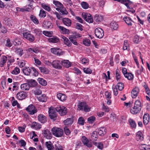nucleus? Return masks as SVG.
<instances>
[{
    "label": "nucleus",
    "instance_id": "f257e3e1",
    "mask_svg": "<svg viewBox=\"0 0 150 150\" xmlns=\"http://www.w3.org/2000/svg\"><path fill=\"white\" fill-rule=\"evenodd\" d=\"M142 108L140 100H138L135 101L134 106L131 110V112L133 114L139 112Z\"/></svg>",
    "mask_w": 150,
    "mask_h": 150
},
{
    "label": "nucleus",
    "instance_id": "f03ea898",
    "mask_svg": "<svg viewBox=\"0 0 150 150\" xmlns=\"http://www.w3.org/2000/svg\"><path fill=\"white\" fill-rule=\"evenodd\" d=\"M52 134L57 137H60L63 134V131L62 129L57 127H54L51 129Z\"/></svg>",
    "mask_w": 150,
    "mask_h": 150
},
{
    "label": "nucleus",
    "instance_id": "7ed1b4c3",
    "mask_svg": "<svg viewBox=\"0 0 150 150\" xmlns=\"http://www.w3.org/2000/svg\"><path fill=\"white\" fill-rule=\"evenodd\" d=\"M78 108L79 110H83L85 112H89L90 110V108H89L86 103L84 102H82L79 103L78 105Z\"/></svg>",
    "mask_w": 150,
    "mask_h": 150
},
{
    "label": "nucleus",
    "instance_id": "20e7f679",
    "mask_svg": "<svg viewBox=\"0 0 150 150\" xmlns=\"http://www.w3.org/2000/svg\"><path fill=\"white\" fill-rule=\"evenodd\" d=\"M56 110H55L53 107H51L49 108L48 113L50 118L55 120L56 119L57 115L56 114Z\"/></svg>",
    "mask_w": 150,
    "mask_h": 150
},
{
    "label": "nucleus",
    "instance_id": "39448f33",
    "mask_svg": "<svg viewBox=\"0 0 150 150\" xmlns=\"http://www.w3.org/2000/svg\"><path fill=\"white\" fill-rule=\"evenodd\" d=\"M82 18L87 22L92 23L93 22V17L91 14L87 13H82Z\"/></svg>",
    "mask_w": 150,
    "mask_h": 150
},
{
    "label": "nucleus",
    "instance_id": "423d86ee",
    "mask_svg": "<svg viewBox=\"0 0 150 150\" xmlns=\"http://www.w3.org/2000/svg\"><path fill=\"white\" fill-rule=\"evenodd\" d=\"M26 110L31 115H34L37 112V108L32 104L29 105L26 108Z\"/></svg>",
    "mask_w": 150,
    "mask_h": 150
},
{
    "label": "nucleus",
    "instance_id": "0eeeda50",
    "mask_svg": "<svg viewBox=\"0 0 150 150\" xmlns=\"http://www.w3.org/2000/svg\"><path fill=\"white\" fill-rule=\"evenodd\" d=\"M55 110L61 115H66L67 112V108L63 106L57 107Z\"/></svg>",
    "mask_w": 150,
    "mask_h": 150
},
{
    "label": "nucleus",
    "instance_id": "6e6552de",
    "mask_svg": "<svg viewBox=\"0 0 150 150\" xmlns=\"http://www.w3.org/2000/svg\"><path fill=\"white\" fill-rule=\"evenodd\" d=\"M62 62L59 60H55L52 62V65L54 68L60 69L62 68Z\"/></svg>",
    "mask_w": 150,
    "mask_h": 150
},
{
    "label": "nucleus",
    "instance_id": "1a4fd4ad",
    "mask_svg": "<svg viewBox=\"0 0 150 150\" xmlns=\"http://www.w3.org/2000/svg\"><path fill=\"white\" fill-rule=\"evenodd\" d=\"M95 34L96 36L99 38H101L104 36L103 30L100 28H98L95 30Z\"/></svg>",
    "mask_w": 150,
    "mask_h": 150
},
{
    "label": "nucleus",
    "instance_id": "9d476101",
    "mask_svg": "<svg viewBox=\"0 0 150 150\" xmlns=\"http://www.w3.org/2000/svg\"><path fill=\"white\" fill-rule=\"evenodd\" d=\"M23 35L24 38L28 40L30 42H33L35 40V38L33 35L30 34L29 32H24L23 33Z\"/></svg>",
    "mask_w": 150,
    "mask_h": 150
},
{
    "label": "nucleus",
    "instance_id": "9b49d317",
    "mask_svg": "<svg viewBox=\"0 0 150 150\" xmlns=\"http://www.w3.org/2000/svg\"><path fill=\"white\" fill-rule=\"evenodd\" d=\"M81 140L84 145L88 147H91L92 146L91 142L89 141L88 139L85 136H82Z\"/></svg>",
    "mask_w": 150,
    "mask_h": 150
},
{
    "label": "nucleus",
    "instance_id": "f8f14e48",
    "mask_svg": "<svg viewBox=\"0 0 150 150\" xmlns=\"http://www.w3.org/2000/svg\"><path fill=\"white\" fill-rule=\"evenodd\" d=\"M26 97V94L25 92L23 91L19 92L16 95V97L19 100H22L24 99Z\"/></svg>",
    "mask_w": 150,
    "mask_h": 150
},
{
    "label": "nucleus",
    "instance_id": "ddd939ff",
    "mask_svg": "<svg viewBox=\"0 0 150 150\" xmlns=\"http://www.w3.org/2000/svg\"><path fill=\"white\" fill-rule=\"evenodd\" d=\"M42 26L46 29H51L52 28L53 25L50 21H43Z\"/></svg>",
    "mask_w": 150,
    "mask_h": 150
},
{
    "label": "nucleus",
    "instance_id": "4468645a",
    "mask_svg": "<svg viewBox=\"0 0 150 150\" xmlns=\"http://www.w3.org/2000/svg\"><path fill=\"white\" fill-rule=\"evenodd\" d=\"M27 52H29L30 53H35L36 54H37L39 52L40 49L38 47L35 46L33 48H28L27 50Z\"/></svg>",
    "mask_w": 150,
    "mask_h": 150
},
{
    "label": "nucleus",
    "instance_id": "2eb2a0df",
    "mask_svg": "<svg viewBox=\"0 0 150 150\" xmlns=\"http://www.w3.org/2000/svg\"><path fill=\"white\" fill-rule=\"evenodd\" d=\"M38 121L42 123H45L47 121V118L43 114H40L38 115Z\"/></svg>",
    "mask_w": 150,
    "mask_h": 150
},
{
    "label": "nucleus",
    "instance_id": "dca6fc26",
    "mask_svg": "<svg viewBox=\"0 0 150 150\" xmlns=\"http://www.w3.org/2000/svg\"><path fill=\"white\" fill-rule=\"evenodd\" d=\"M43 133L45 137L48 139H50L52 137V134L50 132L48 129L44 130Z\"/></svg>",
    "mask_w": 150,
    "mask_h": 150
},
{
    "label": "nucleus",
    "instance_id": "f3484780",
    "mask_svg": "<svg viewBox=\"0 0 150 150\" xmlns=\"http://www.w3.org/2000/svg\"><path fill=\"white\" fill-rule=\"evenodd\" d=\"M37 98L38 101L42 102H46L47 100V97L46 95L44 94L37 96Z\"/></svg>",
    "mask_w": 150,
    "mask_h": 150
},
{
    "label": "nucleus",
    "instance_id": "a211bd4d",
    "mask_svg": "<svg viewBox=\"0 0 150 150\" xmlns=\"http://www.w3.org/2000/svg\"><path fill=\"white\" fill-rule=\"evenodd\" d=\"M123 19L129 26H131L132 25V23H134V22L129 17L127 16L124 17L123 18Z\"/></svg>",
    "mask_w": 150,
    "mask_h": 150
},
{
    "label": "nucleus",
    "instance_id": "6ab92c4d",
    "mask_svg": "<svg viewBox=\"0 0 150 150\" xmlns=\"http://www.w3.org/2000/svg\"><path fill=\"white\" fill-rule=\"evenodd\" d=\"M139 92V89L137 87L134 88L131 92V96L133 98L137 97Z\"/></svg>",
    "mask_w": 150,
    "mask_h": 150
},
{
    "label": "nucleus",
    "instance_id": "aec40b11",
    "mask_svg": "<svg viewBox=\"0 0 150 150\" xmlns=\"http://www.w3.org/2000/svg\"><path fill=\"white\" fill-rule=\"evenodd\" d=\"M150 116L148 113L145 114L143 118V122L144 125H147L149 121Z\"/></svg>",
    "mask_w": 150,
    "mask_h": 150
},
{
    "label": "nucleus",
    "instance_id": "412c9836",
    "mask_svg": "<svg viewBox=\"0 0 150 150\" xmlns=\"http://www.w3.org/2000/svg\"><path fill=\"white\" fill-rule=\"evenodd\" d=\"M136 139L138 141H142L143 140V135L141 131H139L136 133Z\"/></svg>",
    "mask_w": 150,
    "mask_h": 150
},
{
    "label": "nucleus",
    "instance_id": "4be33fe9",
    "mask_svg": "<svg viewBox=\"0 0 150 150\" xmlns=\"http://www.w3.org/2000/svg\"><path fill=\"white\" fill-rule=\"evenodd\" d=\"M22 42V40L20 38H15L13 41V44L16 46H18L21 45Z\"/></svg>",
    "mask_w": 150,
    "mask_h": 150
},
{
    "label": "nucleus",
    "instance_id": "5701e85b",
    "mask_svg": "<svg viewBox=\"0 0 150 150\" xmlns=\"http://www.w3.org/2000/svg\"><path fill=\"white\" fill-rule=\"evenodd\" d=\"M23 71L25 74L28 76L32 73L31 67H25L23 69Z\"/></svg>",
    "mask_w": 150,
    "mask_h": 150
},
{
    "label": "nucleus",
    "instance_id": "b1692460",
    "mask_svg": "<svg viewBox=\"0 0 150 150\" xmlns=\"http://www.w3.org/2000/svg\"><path fill=\"white\" fill-rule=\"evenodd\" d=\"M49 42L53 43H57L59 41V38L56 36H53L48 39Z\"/></svg>",
    "mask_w": 150,
    "mask_h": 150
},
{
    "label": "nucleus",
    "instance_id": "393cba45",
    "mask_svg": "<svg viewBox=\"0 0 150 150\" xmlns=\"http://www.w3.org/2000/svg\"><path fill=\"white\" fill-rule=\"evenodd\" d=\"M73 117L67 118V119L64 121V123L65 125L67 126H70L71 125L73 122Z\"/></svg>",
    "mask_w": 150,
    "mask_h": 150
},
{
    "label": "nucleus",
    "instance_id": "a878e982",
    "mask_svg": "<svg viewBox=\"0 0 150 150\" xmlns=\"http://www.w3.org/2000/svg\"><path fill=\"white\" fill-rule=\"evenodd\" d=\"M62 22L64 24L67 26H70L71 24V21L68 18H62Z\"/></svg>",
    "mask_w": 150,
    "mask_h": 150
},
{
    "label": "nucleus",
    "instance_id": "bb28decb",
    "mask_svg": "<svg viewBox=\"0 0 150 150\" xmlns=\"http://www.w3.org/2000/svg\"><path fill=\"white\" fill-rule=\"evenodd\" d=\"M106 132V129L104 127L99 128L98 130V133L100 136H103L105 134Z\"/></svg>",
    "mask_w": 150,
    "mask_h": 150
},
{
    "label": "nucleus",
    "instance_id": "cd10ccee",
    "mask_svg": "<svg viewBox=\"0 0 150 150\" xmlns=\"http://www.w3.org/2000/svg\"><path fill=\"white\" fill-rule=\"evenodd\" d=\"M57 98L62 101H64L66 100L67 97L65 95L62 93H59L57 94Z\"/></svg>",
    "mask_w": 150,
    "mask_h": 150
},
{
    "label": "nucleus",
    "instance_id": "c85d7f7f",
    "mask_svg": "<svg viewBox=\"0 0 150 150\" xmlns=\"http://www.w3.org/2000/svg\"><path fill=\"white\" fill-rule=\"evenodd\" d=\"M20 88L23 91H28L30 88V86L28 83L21 84V85Z\"/></svg>",
    "mask_w": 150,
    "mask_h": 150
},
{
    "label": "nucleus",
    "instance_id": "c756f323",
    "mask_svg": "<svg viewBox=\"0 0 150 150\" xmlns=\"http://www.w3.org/2000/svg\"><path fill=\"white\" fill-rule=\"evenodd\" d=\"M31 126L32 128L35 129H40L41 127V125L40 124L35 122H33Z\"/></svg>",
    "mask_w": 150,
    "mask_h": 150
},
{
    "label": "nucleus",
    "instance_id": "7c9ffc66",
    "mask_svg": "<svg viewBox=\"0 0 150 150\" xmlns=\"http://www.w3.org/2000/svg\"><path fill=\"white\" fill-rule=\"evenodd\" d=\"M7 60V57L6 56H3L1 58L0 61V66L3 67L6 63Z\"/></svg>",
    "mask_w": 150,
    "mask_h": 150
},
{
    "label": "nucleus",
    "instance_id": "2f4dec72",
    "mask_svg": "<svg viewBox=\"0 0 150 150\" xmlns=\"http://www.w3.org/2000/svg\"><path fill=\"white\" fill-rule=\"evenodd\" d=\"M110 27L112 29L117 30L118 28V25L117 22L114 21H112L110 23Z\"/></svg>",
    "mask_w": 150,
    "mask_h": 150
},
{
    "label": "nucleus",
    "instance_id": "473e14b6",
    "mask_svg": "<svg viewBox=\"0 0 150 150\" xmlns=\"http://www.w3.org/2000/svg\"><path fill=\"white\" fill-rule=\"evenodd\" d=\"M27 83L30 86V87H34L37 86V82L34 80L30 79L27 81Z\"/></svg>",
    "mask_w": 150,
    "mask_h": 150
},
{
    "label": "nucleus",
    "instance_id": "72a5a7b5",
    "mask_svg": "<svg viewBox=\"0 0 150 150\" xmlns=\"http://www.w3.org/2000/svg\"><path fill=\"white\" fill-rule=\"evenodd\" d=\"M62 38L63 40L64 43L65 45L69 47L71 46L72 44L68 38L64 36H63Z\"/></svg>",
    "mask_w": 150,
    "mask_h": 150
},
{
    "label": "nucleus",
    "instance_id": "f704fd0d",
    "mask_svg": "<svg viewBox=\"0 0 150 150\" xmlns=\"http://www.w3.org/2000/svg\"><path fill=\"white\" fill-rule=\"evenodd\" d=\"M45 145L48 150H54V147L51 142L49 141L46 142L45 143Z\"/></svg>",
    "mask_w": 150,
    "mask_h": 150
},
{
    "label": "nucleus",
    "instance_id": "c9c22d12",
    "mask_svg": "<svg viewBox=\"0 0 150 150\" xmlns=\"http://www.w3.org/2000/svg\"><path fill=\"white\" fill-rule=\"evenodd\" d=\"M62 62V66H63L66 68H69L71 66V64L70 62L68 60H64Z\"/></svg>",
    "mask_w": 150,
    "mask_h": 150
},
{
    "label": "nucleus",
    "instance_id": "e433bc0d",
    "mask_svg": "<svg viewBox=\"0 0 150 150\" xmlns=\"http://www.w3.org/2000/svg\"><path fill=\"white\" fill-rule=\"evenodd\" d=\"M59 28L60 32L63 34L68 33L69 32L68 29H67L63 26H59Z\"/></svg>",
    "mask_w": 150,
    "mask_h": 150
},
{
    "label": "nucleus",
    "instance_id": "4c0bfd02",
    "mask_svg": "<svg viewBox=\"0 0 150 150\" xmlns=\"http://www.w3.org/2000/svg\"><path fill=\"white\" fill-rule=\"evenodd\" d=\"M69 39L71 41V42L72 43L75 45H77L78 43L76 40V37L74 36H71L69 38Z\"/></svg>",
    "mask_w": 150,
    "mask_h": 150
},
{
    "label": "nucleus",
    "instance_id": "58836bf2",
    "mask_svg": "<svg viewBox=\"0 0 150 150\" xmlns=\"http://www.w3.org/2000/svg\"><path fill=\"white\" fill-rule=\"evenodd\" d=\"M7 66L9 67L11 64V63H13L14 61V60L13 59V57L11 56H8L7 57Z\"/></svg>",
    "mask_w": 150,
    "mask_h": 150
},
{
    "label": "nucleus",
    "instance_id": "ea45409f",
    "mask_svg": "<svg viewBox=\"0 0 150 150\" xmlns=\"http://www.w3.org/2000/svg\"><path fill=\"white\" fill-rule=\"evenodd\" d=\"M38 81L40 84L43 86H45L47 85V81L44 79L41 78H39Z\"/></svg>",
    "mask_w": 150,
    "mask_h": 150
},
{
    "label": "nucleus",
    "instance_id": "a19ab883",
    "mask_svg": "<svg viewBox=\"0 0 150 150\" xmlns=\"http://www.w3.org/2000/svg\"><path fill=\"white\" fill-rule=\"evenodd\" d=\"M94 144L99 149L102 150L104 147L103 145L101 142H95L94 143Z\"/></svg>",
    "mask_w": 150,
    "mask_h": 150
},
{
    "label": "nucleus",
    "instance_id": "79ce46f5",
    "mask_svg": "<svg viewBox=\"0 0 150 150\" xmlns=\"http://www.w3.org/2000/svg\"><path fill=\"white\" fill-rule=\"evenodd\" d=\"M30 18L31 20L35 24H38L39 23V21L36 17L33 15H31L30 16Z\"/></svg>",
    "mask_w": 150,
    "mask_h": 150
},
{
    "label": "nucleus",
    "instance_id": "37998d69",
    "mask_svg": "<svg viewBox=\"0 0 150 150\" xmlns=\"http://www.w3.org/2000/svg\"><path fill=\"white\" fill-rule=\"evenodd\" d=\"M94 19L97 23L101 21L103 19V17L100 15H96L94 17Z\"/></svg>",
    "mask_w": 150,
    "mask_h": 150
},
{
    "label": "nucleus",
    "instance_id": "c03bdc74",
    "mask_svg": "<svg viewBox=\"0 0 150 150\" xmlns=\"http://www.w3.org/2000/svg\"><path fill=\"white\" fill-rule=\"evenodd\" d=\"M98 138V135H97V131H94L92 133L91 135V138L92 140L96 141Z\"/></svg>",
    "mask_w": 150,
    "mask_h": 150
},
{
    "label": "nucleus",
    "instance_id": "a18cd8bd",
    "mask_svg": "<svg viewBox=\"0 0 150 150\" xmlns=\"http://www.w3.org/2000/svg\"><path fill=\"white\" fill-rule=\"evenodd\" d=\"M81 5L82 7L84 9H87L89 7L88 4L86 2L82 1L81 3Z\"/></svg>",
    "mask_w": 150,
    "mask_h": 150
},
{
    "label": "nucleus",
    "instance_id": "49530a36",
    "mask_svg": "<svg viewBox=\"0 0 150 150\" xmlns=\"http://www.w3.org/2000/svg\"><path fill=\"white\" fill-rule=\"evenodd\" d=\"M20 72V70L19 68L17 67L15 68L11 72V74L14 75H17Z\"/></svg>",
    "mask_w": 150,
    "mask_h": 150
},
{
    "label": "nucleus",
    "instance_id": "de8ad7c7",
    "mask_svg": "<svg viewBox=\"0 0 150 150\" xmlns=\"http://www.w3.org/2000/svg\"><path fill=\"white\" fill-rule=\"evenodd\" d=\"M51 52L53 54L57 55L60 56L61 54L59 52L58 50L55 48H52L51 49Z\"/></svg>",
    "mask_w": 150,
    "mask_h": 150
},
{
    "label": "nucleus",
    "instance_id": "09e8293b",
    "mask_svg": "<svg viewBox=\"0 0 150 150\" xmlns=\"http://www.w3.org/2000/svg\"><path fill=\"white\" fill-rule=\"evenodd\" d=\"M42 6L45 10L48 11H51V9L50 7L45 4L43 3L41 4Z\"/></svg>",
    "mask_w": 150,
    "mask_h": 150
},
{
    "label": "nucleus",
    "instance_id": "8fccbe9b",
    "mask_svg": "<svg viewBox=\"0 0 150 150\" xmlns=\"http://www.w3.org/2000/svg\"><path fill=\"white\" fill-rule=\"evenodd\" d=\"M120 72L118 69H116L115 71L116 76L115 77L116 78L117 81H118L120 78Z\"/></svg>",
    "mask_w": 150,
    "mask_h": 150
},
{
    "label": "nucleus",
    "instance_id": "3c124183",
    "mask_svg": "<svg viewBox=\"0 0 150 150\" xmlns=\"http://www.w3.org/2000/svg\"><path fill=\"white\" fill-rule=\"evenodd\" d=\"M129 47V45L127 42V40H125L124 41L123 46V50H128Z\"/></svg>",
    "mask_w": 150,
    "mask_h": 150
},
{
    "label": "nucleus",
    "instance_id": "603ef678",
    "mask_svg": "<svg viewBox=\"0 0 150 150\" xmlns=\"http://www.w3.org/2000/svg\"><path fill=\"white\" fill-rule=\"evenodd\" d=\"M125 76L129 80H132L134 77V76L131 73H128L125 75Z\"/></svg>",
    "mask_w": 150,
    "mask_h": 150
},
{
    "label": "nucleus",
    "instance_id": "864d4df0",
    "mask_svg": "<svg viewBox=\"0 0 150 150\" xmlns=\"http://www.w3.org/2000/svg\"><path fill=\"white\" fill-rule=\"evenodd\" d=\"M116 86L117 87L119 90L122 91L124 88V85L123 83L120 82L117 83Z\"/></svg>",
    "mask_w": 150,
    "mask_h": 150
},
{
    "label": "nucleus",
    "instance_id": "5fc2aeb1",
    "mask_svg": "<svg viewBox=\"0 0 150 150\" xmlns=\"http://www.w3.org/2000/svg\"><path fill=\"white\" fill-rule=\"evenodd\" d=\"M129 121L131 127L133 128H135L136 124L135 122L131 119H130Z\"/></svg>",
    "mask_w": 150,
    "mask_h": 150
},
{
    "label": "nucleus",
    "instance_id": "6e6d98bb",
    "mask_svg": "<svg viewBox=\"0 0 150 150\" xmlns=\"http://www.w3.org/2000/svg\"><path fill=\"white\" fill-rule=\"evenodd\" d=\"M83 43L85 45L89 46L91 44V41L89 39L86 38L83 41Z\"/></svg>",
    "mask_w": 150,
    "mask_h": 150
},
{
    "label": "nucleus",
    "instance_id": "4d7b16f0",
    "mask_svg": "<svg viewBox=\"0 0 150 150\" xmlns=\"http://www.w3.org/2000/svg\"><path fill=\"white\" fill-rule=\"evenodd\" d=\"M32 73L31 74L35 76H37L38 75V73L36 69L34 67H31Z\"/></svg>",
    "mask_w": 150,
    "mask_h": 150
},
{
    "label": "nucleus",
    "instance_id": "13d9d810",
    "mask_svg": "<svg viewBox=\"0 0 150 150\" xmlns=\"http://www.w3.org/2000/svg\"><path fill=\"white\" fill-rule=\"evenodd\" d=\"M34 33L38 35H39L42 34L41 30L39 29L35 28L34 30Z\"/></svg>",
    "mask_w": 150,
    "mask_h": 150
},
{
    "label": "nucleus",
    "instance_id": "bf43d9fd",
    "mask_svg": "<svg viewBox=\"0 0 150 150\" xmlns=\"http://www.w3.org/2000/svg\"><path fill=\"white\" fill-rule=\"evenodd\" d=\"M83 71L84 73L87 74H91L92 73V70L88 68H84Z\"/></svg>",
    "mask_w": 150,
    "mask_h": 150
},
{
    "label": "nucleus",
    "instance_id": "052dcab7",
    "mask_svg": "<svg viewBox=\"0 0 150 150\" xmlns=\"http://www.w3.org/2000/svg\"><path fill=\"white\" fill-rule=\"evenodd\" d=\"M43 33L47 37H50L53 34L52 31L48 32L46 31H43Z\"/></svg>",
    "mask_w": 150,
    "mask_h": 150
},
{
    "label": "nucleus",
    "instance_id": "680f3d73",
    "mask_svg": "<svg viewBox=\"0 0 150 150\" xmlns=\"http://www.w3.org/2000/svg\"><path fill=\"white\" fill-rule=\"evenodd\" d=\"M96 118L94 116H92L88 117V121L90 123H92L95 120Z\"/></svg>",
    "mask_w": 150,
    "mask_h": 150
},
{
    "label": "nucleus",
    "instance_id": "e2e57ef3",
    "mask_svg": "<svg viewBox=\"0 0 150 150\" xmlns=\"http://www.w3.org/2000/svg\"><path fill=\"white\" fill-rule=\"evenodd\" d=\"M64 132L67 135H69L71 133V131L68 127L66 126L64 127Z\"/></svg>",
    "mask_w": 150,
    "mask_h": 150
},
{
    "label": "nucleus",
    "instance_id": "0e129e2a",
    "mask_svg": "<svg viewBox=\"0 0 150 150\" xmlns=\"http://www.w3.org/2000/svg\"><path fill=\"white\" fill-rule=\"evenodd\" d=\"M16 10L18 12H24L25 11H28L27 9L25 8V7L23 8H21L20 7H16Z\"/></svg>",
    "mask_w": 150,
    "mask_h": 150
},
{
    "label": "nucleus",
    "instance_id": "69168bd1",
    "mask_svg": "<svg viewBox=\"0 0 150 150\" xmlns=\"http://www.w3.org/2000/svg\"><path fill=\"white\" fill-rule=\"evenodd\" d=\"M84 120L82 117H80L78 120V123L81 125H83L84 122Z\"/></svg>",
    "mask_w": 150,
    "mask_h": 150
},
{
    "label": "nucleus",
    "instance_id": "338daca9",
    "mask_svg": "<svg viewBox=\"0 0 150 150\" xmlns=\"http://www.w3.org/2000/svg\"><path fill=\"white\" fill-rule=\"evenodd\" d=\"M39 15L40 17H45L46 16L45 11L42 10H40Z\"/></svg>",
    "mask_w": 150,
    "mask_h": 150
},
{
    "label": "nucleus",
    "instance_id": "774afa93",
    "mask_svg": "<svg viewBox=\"0 0 150 150\" xmlns=\"http://www.w3.org/2000/svg\"><path fill=\"white\" fill-rule=\"evenodd\" d=\"M60 13L62 15H67L68 12L65 9H61L59 11Z\"/></svg>",
    "mask_w": 150,
    "mask_h": 150
}]
</instances>
